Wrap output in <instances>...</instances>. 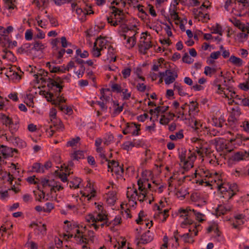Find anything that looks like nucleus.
I'll use <instances>...</instances> for the list:
<instances>
[{"label": "nucleus", "mask_w": 249, "mask_h": 249, "mask_svg": "<svg viewBox=\"0 0 249 249\" xmlns=\"http://www.w3.org/2000/svg\"><path fill=\"white\" fill-rule=\"evenodd\" d=\"M181 227L185 228L186 226H189V232L191 234V236H195L197 234L198 231L200 230L199 224L193 221L191 224H183V220L181 223Z\"/></svg>", "instance_id": "nucleus-23"}, {"label": "nucleus", "mask_w": 249, "mask_h": 249, "mask_svg": "<svg viewBox=\"0 0 249 249\" xmlns=\"http://www.w3.org/2000/svg\"><path fill=\"white\" fill-rule=\"evenodd\" d=\"M85 71V68L83 65H80L78 70H75L74 72L78 78L82 77Z\"/></svg>", "instance_id": "nucleus-57"}, {"label": "nucleus", "mask_w": 249, "mask_h": 249, "mask_svg": "<svg viewBox=\"0 0 249 249\" xmlns=\"http://www.w3.org/2000/svg\"><path fill=\"white\" fill-rule=\"evenodd\" d=\"M71 7L72 12L76 14L78 18L82 21L85 20L87 15L93 14L90 6H87L83 9L77 3L72 2L71 4Z\"/></svg>", "instance_id": "nucleus-10"}, {"label": "nucleus", "mask_w": 249, "mask_h": 249, "mask_svg": "<svg viewBox=\"0 0 249 249\" xmlns=\"http://www.w3.org/2000/svg\"><path fill=\"white\" fill-rule=\"evenodd\" d=\"M169 245L171 246L172 249H176L178 246V238L175 236L169 239Z\"/></svg>", "instance_id": "nucleus-59"}, {"label": "nucleus", "mask_w": 249, "mask_h": 249, "mask_svg": "<svg viewBox=\"0 0 249 249\" xmlns=\"http://www.w3.org/2000/svg\"><path fill=\"white\" fill-rule=\"evenodd\" d=\"M123 96L124 99L127 100L131 96V92L128 91V89L125 88H122L120 92Z\"/></svg>", "instance_id": "nucleus-56"}, {"label": "nucleus", "mask_w": 249, "mask_h": 249, "mask_svg": "<svg viewBox=\"0 0 249 249\" xmlns=\"http://www.w3.org/2000/svg\"><path fill=\"white\" fill-rule=\"evenodd\" d=\"M217 71V68L215 66H206L204 68V73L209 77H211Z\"/></svg>", "instance_id": "nucleus-42"}, {"label": "nucleus", "mask_w": 249, "mask_h": 249, "mask_svg": "<svg viewBox=\"0 0 249 249\" xmlns=\"http://www.w3.org/2000/svg\"><path fill=\"white\" fill-rule=\"evenodd\" d=\"M0 152L4 158H7L12 157L14 155V153L16 152V150L8 146L1 145L0 146Z\"/></svg>", "instance_id": "nucleus-25"}, {"label": "nucleus", "mask_w": 249, "mask_h": 249, "mask_svg": "<svg viewBox=\"0 0 249 249\" xmlns=\"http://www.w3.org/2000/svg\"><path fill=\"white\" fill-rule=\"evenodd\" d=\"M41 183L45 189L50 188L51 192H56L63 189L60 184L54 179L43 178L41 180Z\"/></svg>", "instance_id": "nucleus-17"}, {"label": "nucleus", "mask_w": 249, "mask_h": 249, "mask_svg": "<svg viewBox=\"0 0 249 249\" xmlns=\"http://www.w3.org/2000/svg\"><path fill=\"white\" fill-rule=\"evenodd\" d=\"M239 4L236 3V0H227L224 6L225 9L233 16L240 17L242 16V11L245 9Z\"/></svg>", "instance_id": "nucleus-11"}, {"label": "nucleus", "mask_w": 249, "mask_h": 249, "mask_svg": "<svg viewBox=\"0 0 249 249\" xmlns=\"http://www.w3.org/2000/svg\"><path fill=\"white\" fill-rule=\"evenodd\" d=\"M231 210V207L227 205H220L216 209V214L220 215L226 213Z\"/></svg>", "instance_id": "nucleus-39"}, {"label": "nucleus", "mask_w": 249, "mask_h": 249, "mask_svg": "<svg viewBox=\"0 0 249 249\" xmlns=\"http://www.w3.org/2000/svg\"><path fill=\"white\" fill-rule=\"evenodd\" d=\"M82 194V198H80V200H85L87 199V201H89L92 197H94L96 195V191L93 188V185L88 182L86 187L84 189L81 191Z\"/></svg>", "instance_id": "nucleus-15"}, {"label": "nucleus", "mask_w": 249, "mask_h": 249, "mask_svg": "<svg viewBox=\"0 0 249 249\" xmlns=\"http://www.w3.org/2000/svg\"><path fill=\"white\" fill-rule=\"evenodd\" d=\"M103 50H100L97 46H93V47L91 51L92 56L94 57H99L101 55V53Z\"/></svg>", "instance_id": "nucleus-53"}, {"label": "nucleus", "mask_w": 249, "mask_h": 249, "mask_svg": "<svg viewBox=\"0 0 249 249\" xmlns=\"http://www.w3.org/2000/svg\"><path fill=\"white\" fill-rule=\"evenodd\" d=\"M62 82L61 78L60 77H57L55 79V80H53L51 82V85L53 88H54V89L56 90V91L60 92L62 89V86H61V83Z\"/></svg>", "instance_id": "nucleus-35"}, {"label": "nucleus", "mask_w": 249, "mask_h": 249, "mask_svg": "<svg viewBox=\"0 0 249 249\" xmlns=\"http://www.w3.org/2000/svg\"><path fill=\"white\" fill-rule=\"evenodd\" d=\"M107 43V41L105 38L98 37L95 41L94 45L104 51V49L106 48Z\"/></svg>", "instance_id": "nucleus-37"}, {"label": "nucleus", "mask_w": 249, "mask_h": 249, "mask_svg": "<svg viewBox=\"0 0 249 249\" xmlns=\"http://www.w3.org/2000/svg\"><path fill=\"white\" fill-rule=\"evenodd\" d=\"M81 183V179L78 178H75L70 182V187L76 189L79 188Z\"/></svg>", "instance_id": "nucleus-51"}, {"label": "nucleus", "mask_w": 249, "mask_h": 249, "mask_svg": "<svg viewBox=\"0 0 249 249\" xmlns=\"http://www.w3.org/2000/svg\"><path fill=\"white\" fill-rule=\"evenodd\" d=\"M20 119L17 116H14L10 119V122L8 123L9 129L12 133H14L18 131L19 128Z\"/></svg>", "instance_id": "nucleus-22"}, {"label": "nucleus", "mask_w": 249, "mask_h": 249, "mask_svg": "<svg viewBox=\"0 0 249 249\" xmlns=\"http://www.w3.org/2000/svg\"><path fill=\"white\" fill-rule=\"evenodd\" d=\"M166 209H168L169 208L168 207V204L167 201H166L165 198L161 199L159 202V205L157 206V211H160L164 210Z\"/></svg>", "instance_id": "nucleus-50"}, {"label": "nucleus", "mask_w": 249, "mask_h": 249, "mask_svg": "<svg viewBox=\"0 0 249 249\" xmlns=\"http://www.w3.org/2000/svg\"><path fill=\"white\" fill-rule=\"evenodd\" d=\"M50 72L52 73H62L65 72L64 65L56 66L53 63L47 62L46 64Z\"/></svg>", "instance_id": "nucleus-26"}, {"label": "nucleus", "mask_w": 249, "mask_h": 249, "mask_svg": "<svg viewBox=\"0 0 249 249\" xmlns=\"http://www.w3.org/2000/svg\"><path fill=\"white\" fill-rule=\"evenodd\" d=\"M175 116V115L173 114V113H170L167 115H162L161 116V118L160 120V123L161 124L166 125L168 124Z\"/></svg>", "instance_id": "nucleus-38"}, {"label": "nucleus", "mask_w": 249, "mask_h": 249, "mask_svg": "<svg viewBox=\"0 0 249 249\" xmlns=\"http://www.w3.org/2000/svg\"><path fill=\"white\" fill-rule=\"evenodd\" d=\"M112 4H115L117 7L113 6L109 16L107 18L108 22L114 26L124 23L125 15L123 11L121 10V8L124 7L125 2L122 0H115Z\"/></svg>", "instance_id": "nucleus-4"}, {"label": "nucleus", "mask_w": 249, "mask_h": 249, "mask_svg": "<svg viewBox=\"0 0 249 249\" xmlns=\"http://www.w3.org/2000/svg\"><path fill=\"white\" fill-rule=\"evenodd\" d=\"M217 189L221 193V196L226 199L231 198L237 190L235 184L229 183H222Z\"/></svg>", "instance_id": "nucleus-9"}, {"label": "nucleus", "mask_w": 249, "mask_h": 249, "mask_svg": "<svg viewBox=\"0 0 249 249\" xmlns=\"http://www.w3.org/2000/svg\"><path fill=\"white\" fill-rule=\"evenodd\" d=\"M216 87L217 88V92L221 95L223 97L227 98L229 100V104H231L235 102L236 100L239 99L233 87H226L222 88L219 85H216Z\"/></svg>", "instance_id": "nucleus-8"}, {"label": "nucleus", "mask_w": 249, "mask_h": 249, "mask_svg": "<svg viewBox=\"0 0 249 249\" xmlns=\"http://www.w3.org/2000/svg\"><path fill=\"white\" fill-rule=\"evenodd\" d=\"M196 177L198 175L202 177L208 178L202 179L199 181L200 184L202 185L205 183V186H211L213 188H217L222 183L221 176L216 173L214 174H210L209 171H205L203 169H199L196 171Z\"/></svg>", "instance_id": "nucleus-5"}, {"label": "nucleus", "mask_w": 249, "mask_h": 249, "mask_svg": "<svg viewBox=\"0 0 249 249\" xmlns=\"http://www.w3.org/2000/svg\"><path fill=\"white\" fill-rule=\"evenodd\" d=\"M215 148L218 151H223L225 150L227 151H231V149H229V147L226 143V141L223 139L218 138L215 139Z\"/></svg>", "instance_id": "nucleus-24"}, {"label": "nucleus", "mask_w": 249, "mask_h": 249, "mask_svg": "<svg viewBox=\"0 0 249 249\" xmlns=\"http://www.w3.org/2000/svg\"><path fill=\"white\" fill-rule=\"evenodd\" d=\"M108 171L112 173V175L118 178L122 177L123 169L121 165L114 160L107 161Z\"/></svg>", "instance_id": "nucleus-14"}, {"label": "nucleus", "mask_w": 249, "mask_h": 249, "mask_svg": "<svg viewBox=\"0 0 249 249\" xmlns=\"http://www.w3.org/2000/svg\"><path fill=\"white\" fill-rule=\"evenodd\" d=\"M102 140L101 138H97L95 140V145L96 146V150L99 153V155L101 158L105 159L106 158L104 154L103 149L101 147V145L102 143Z\"/></svg>", "instance_id": "nucleus-40"}, {"label": "nucleus", "mask_w": 249, "mask_h": 249, "mask_svg": "<svg viewBox=\"0 0 249 249\" xmlns=\"http://www.w3.org/2000/svg\"><path fill=\"white\" fill-rule=\"evenodd\" d=\"M247 221L244 215L242 214H236L230 220L231 224L235 229L238 228Z\"/></svg>", "instance_id": "nucleus-21"}, {"label": "nucleus", "mask_w": 249, "mask_h": 249, "mask_svg": "<svg viewBox=\"0 0 249 249\" xmlns=\"http://www.w3.org/2000/svg\"><path fill=\"white\" fill-rule=\"evenodd\" d=\"M242 139H243V135L235 133L233 137V143L231 144L234 145H240L242 144Z\"/></svg>", "instance_id": "nucleus-45"}, {"label": "nucleus", "mask_w": 249, "mask_h": 249, "mask_svg": "<svg viewBox=\"0 0 249 249\" xmlns=\"http://www.w3.org/2000/svg\"><path fill=\"white\" fill-rule=\"evenodd\" d=\"M138 82H139L137 86V89L140 91H144L146 89V86L143 82L144 81V78L139 73H136Z\"/></svg>", "instance_id": "nucleus-36"}, {"label": "nucleus", "mask_w": 249, "mask_h": 249, "mask_svg": "<svg viewBox=\"0 0 249 249\" xmlns=\"http://www.w3.org/2000/svg\"><path fill=\"white\" fill-rule=\"evenodd\" d=\"M47 72H44L42 71H40V72L36 74H34L33 76L36 79L37 83H39L40 81H44L46 80L45 77L47 76Z\"/></svg>", "instance_id": "nucleus-41"}, {"label": "nucleus", "mask_w": 249, "mask_h": 249, "mask_svg": "<svg viewBox=\"0 0 249 249\" xmlns=\"http://www.w3.org/2000/svg\"><path fill=\"white\" fill-rule=\"evenodd\" d=\"M66 208L69 212L77 213L82 214L85 212V208L84 207V210L80 211L79 209L74 205H67L66 206Z\"/></svg>", "instance_id": "nucleus-46"}, {"label": "nucleus", "mask_w": 249, "mask_h": 249, "mask_svg": "<svg viewBox=\"0 0 249 249\" xmlns=\"http://www.w3.org/2000/svg\"><path fill=\"white\" fill-rule=\"evenodd\" d=\"M153 239V233L149 231H147L142 235L140 239V242L142 244H145L150 242Z\"/></svg>", "instance_id": "nucleus-30"}, {"label": "nucleus", "mask_w": 249, "mask_h": 249, "mask_svg": "<svg viewBox=\"0 0 249 249\" xmlns=\"http://www.w3.org/2000/svg\"><path fill=\"white\" fill-rule=\"evenodd\" d=\"M140 130V125L131 123L126 124L123 132L124 134H131L133 136H137L139 134Z\"/></svg>", "instance_id": "nucleus-20"}, {"label": "nucleus", "mask_w": 249, "mask_h": 249, "mask_svg": "<svg viewBox=\"0 0 249 249\" xmlns=\"http://www.w3.org/2000/svg\"><path fill=\"white\" fill-rule=\"evenodd\" d=\"M194 236H191V234L189 233H187L184 234L182 236V238L183 240L186 243H192L193 242V237Z\"/></svg>", "instance_id": "nucleus-62"}, {"label": "nucleus", "mask_w": 249, "mask_h": 249, "mask_svg": "<svg viewBox=\"0 0 249 249\" xmlns=\"http://www.w3.org/2000/svg\"><path fill=\"white\" fill-rule=\"evenodd\" d=\"M179 158L183 168L188 170L193 167L196 156L195 152L191 150L181 149L179 153Z\"/></svg>", "instance_id": "nucleus-7"}, {"label": "nucleus", "mask_w": 249, "mask_h": 249, "mask_svg": "<svg viewBox=\"0 0 249 249\" xmlns=\"http://www.w3.org/2000/svg\"><path fill=\"white\" fill-rule=\"evenodd\" d=\"M36 232L37 234H44L46 233V228L44 224L39 223L36 225Z\"/></svg>", "instance_id": "nucleus-49"}, {"label": "nucleus", "mask_w": 249, "mask_h": 249, "mask_svg": "<svg viewBox=\"0 0 249 249\" xmlns=\"http://www.w3.org/2000/svg\"><path fill=\"white\" fill-rule=\"evenodd\" d=\"M116 54L113 47H108L107 50L106 57L104 60L109 62H114L116 60Z\"/></svg>", "instance_id": "nucleus-31"}, {"label": "nucleus", "mask_w": 249, "mask_h": 249, "mask_svg": "<svg viewBox=\"0 0 249 249\" xmlns=\"http://www.w3.org/2000/svg\"><path fill=\"white\" fill-rule=\"evenodd\" d=\"M33 170L34 172L37 173H43L44 172V167L38 163H35L33 164Z\"/></svg>", "instance_id": "nucleus-58"}, {"label": "nucleus", "mask_w": 249, "mask_h": 249, "mask_svg": "<svg viewBox=\"0 0 249 249\" xmlns=\"http://www.w3.org/2000/svg\"><path fill=\"white\" fill-rule=\"evenodd\" d=\"M136 222L138 224L142 225L143 227L149 229L153 225L152 221L147 219V216L143 211H141L139 213L138 217L136 219Z\"/></svg>", "instance_id": "nucleus-19"}, {"label": "nucleus", "mask_w": 249, "mask_h": 249, "mask_svg": "<svg viewBox=\"0 0 249 249\" xmlns=\"http://www.w3.org/2000/svg\"><path fill=\"white\" fill-rule=\"evenodd\" d=\"M76 55L81 58H86L89 56V53L86 50L82 51L80 49H78L76 51Z\"/></svg>", "instance_id": "nucleus-54"}, {"label": "nucleus", "mask_w": 249, "mask_h": 249, "mask_svg": "<svg viewBox=\"0 0 249 249\" xmlns=\"http://www.w3.org/2000/svg\"><path fill=\"white\" fill-rule=\"evenodd\" d=\"M42 95L48 102H51L53 105H56L57 104V102L55 101L54 99H53L52 93L44 91H42Z\"/></svg>", "instance_id": "nucleus-48"}, {"label": "nucleus", "mask_w": 249, "mask_h": 249, "mask_svg": "<svg viewBox=\"0 0 249 249\" xmlns=\"http://www.w3.org/2000/svg\"><path fill=\"white\" fill-rule=\"evenodd\" d=\"M180 217L183 219V224H191L193 220L190 218L191 216L193 214L196 216V219L199 222H202L206 219V216L190 207L186 208H180L178 210Z\"/></svg>", "instance_id": "nucleus-6"}, {"label": "nucleus", "mask_w": 249, "mask_h": 249, "mask_svg": "<svg viewBox=\"0 0 249 249\" xmlns=\"http://www.w3.org/2000/svg\"><path fill=\"white\" fill-rule=\"evenodd\" d=\"M249 160V149L247 151L241 150L232 153L228 159V163L232 165L242 160Z\"/></svg>", "instance_id": "nucleus-12"}, {"label": "nucleus", "mask_w": 249, "mask_h": 249, "mask_svg": "<svg viewBox=\"0 0 249 249\" xmlns=\"http://www.w3.org/2000/svg\"><path fill=\"white\" fill-rule=\"evenodd\" d=\"M152 175L150 171L145 170L142 172V177L137 180V184L142 185L143 187L150 189L151 184L149 182V180L152 179Z\"/></svg>", "instance_id": "nucleus-18"}, {"label": "nucleus", "mask_w": 249, "mask_h": 249, "mask_svg": "<svg viewBox=\"0 0 249 249\" xmlns=\"http://www.w3.org/2000/svg\"><path fill=\"white\" fill-rule=\"evenodd\" d=\"M124 39L125 41L124 42L125 46L128 49L133 48L136 44V39L134 35L131 36H124Z\"/></svg>", "instance_id": "nucleus-32"}, {"label": "nucleus", "mask_w": 249, "mask_h": 249, "mask_svg": "<svg viewBox=\"0 0 249 249\" xmlns=\"http://www.w3.org/2000/svg\"><path fill=\"white\" fill-rule=\"evenodd\" d=\"M159 76L160 77L161 82L162 81V79L164 78L165 84L170 85L174 82L178 77V74L177 72L167 70L164 72H159Z\"/></svg>", "instance_id": "nucleus-16"}, {"label": "nucleus", "mask_w": 249, "mask_h": 249, "mask_svg": "<svg viewBox=\"0 0 249 249\" xmlns=\"http://www.w3.org/2000/svg\"><path fill=\"white\" fill-rule=\"evenodd\" d=\"M169 216V210L166 209L164 210L157 211L155 214V219L158 220L160 222H164Z\"/></svg>", "instance_id": "nucleus-28"}, {"label": "nucleus", "mask_w": 249, "mask_h": 249, "mask_svg": "<svg viewBox=\"0 0 249 249\" xmlns=\"http://www.w3.org/2000/svg\"><path fill=\"white\" fill-rule=\"evenodd\" d=\"M34 193L36 200L41 202L47 200V198H45V193L43 191L40 190L34 191Z\"/></svg>", "instance_id": "nucleus-44"}, {"label": "nucleus", "mask_w": 249, "mask_h": 249, "mask_svg": "<svg viewBox=\"0 0 249 249\" xmlns=\"http://www.w3.org/2000/svg\"><path fill=\"white\" fill-rule=\"evenodd\" d=\"M23 101L29 107H34V98L32 94H27L24 97Z\"/></svg>", "instance_id": "nucleus-43"}, {"label": "nucleus", "mask_w": 249, "mask_h": 249, "mask_svg": "<svg viewBox=\"0 0 249 249\" xmlns=\"http://www.w3.org/2000/svg\"><path fill=\"white\" fill-rule=\"evenodd\" d=\"M121 208L122 209V213L123 216L125 218H129L131 216V214L130 213V209L134 208L135 207H132L131 206H129L128 203L123 202L121 204Z\"/></svg>", "instance_id": "nucleus-29"}, {"label": "nucleus", "mask_w": 249, "mask_h": 249, "mask_svg": "<svg viewBox=\"0 0 249 249\" xmlns=\"http://www.w3.org/2000/svg\"><path fill=\"white\" fill-rule=\"evenodd\" d=\"M3 71L8 78L15 82L18 81L20 79L22 73V71L15 66H8L5 68Z\"/></svg>", "instance_id": "nucleus-13"}, {"label": "nucleus", "mask_w": 249, "mask_h": 249, "mask_svg": "<svg viewBox=\"0 0 249 249\" xmlns=\"http://www.w3.org/2000/svg\"><path fill=\"white\" fill-rule=\"evenodd\" d=\"M174 90H177L178 91V94L181 96H184L186 95V93L184 90V89L180 84L175 83L174 85Z\"/></svg>", "instance_id": "nucleus-55"}, {"label": "nucleus", "mask_w": 249, "mask_h": 249, "mask_svg": "<svg viewBox=\"0 0 249 249\" xmlns=\"http://www.w3.org/2000/svg\"><path fill=\"white\" fill-rule=\"evenodd\" d=\"M10 118L6 115L5 114L0 113V123L6 125H8V123L10 122Z\"/></svg>", "instance_id": "nucleus-52"}, {"label": "nucleus", "mask_w": 249, "mask_h": 249, "mask_svg": "<svg viewBox=\"0 0 249 249\" xmlns=\"http://www.w3.org/2000/svg\"><path fill=\"white\" fill-rule=\"evenodd\" d=\"M122 147L125 150L129 151L131 150L134 146L132 141H126L123 143Z\"/></svg>", "instance_id": "nucleus-63"}, {"label": "nucleus", "mask_w": 249, "mask_h": 249, "mask_svg": "<svg viewBox=\"0 0 249 249\" xmlns=\"http://www.w3.org/2000/svg\"><path fill=\"white\" fill-rule=\"evenodd\" d=\"M105 199L108 205H114L117 199L116 193L115 191H110L104 196Z\"/></svg>", "instance_id": "nucleus-27"}, {"label": "nucleus", "mask_w": 249, "mask_h": 249, "mask_svg": "<svg viewBox=\"0 0 249 249\" xmlns=\"http://www.w3.org/2000/svg\"><path fill=\"white\" fill-rule=\"evenodd\" d=\"M188 194V192L185 188H181L177 192L178 197L182 199Z\"/></svg>", "instance_id": "nucleus-64"}, {"label": "nucleus", "mask_w": 249, "mask_h": 249, "mask_svg": "<svg viewBox=\"0 0 249 249\" xmlns=\"http://www.w3.org/2000/svg\"><path fill=\"white\" fill-rule=\"evenodd\" d=\"M169 13L171 19L174 21L176 24L178 25L181 19L178 17L177 11H169Z\"/></svg>", "instance_id": "nucleus-47"}, {"label": "nucleus", "mask_w": 249, "mask_h": 249, "mask_svg": "<svg viewBox=\"0 0 249 249\" xmlns=\"http://www.w3.org/2000/svg\"><path fill=\"white\" fill-rule=\"evenodd\" d=\"M126 196L129 206L135 207L137 201L150 204L154 198L151 190L142 185L131 184L127 188Z\"/></svg>", "instance_id": "nucleus-1"}, {"label": "nucleus", "mask_w": 249, "mask_h": 249, "mask_svg": "<svg viewBox=\"0 0 249 249\" xmlns=\"http://www.w3.org/2000/svg\"><path fill=\"white\" fill-rule=\"evenodd\" d=\"M98 211L96 213H90L85 216V221L89 224V226L93 227L94 229L97 231L100 226H108V224L107 221V212L104 210L102 205L98 204L96 206Z\"/></svg>", "instance_id": "nucleus-3"}, {"label": "nucleus", "mask_w": 249, "mask_h": 249, "mask_svg": "<svg viewBox=\"0 0 249 249\" xmlns=\"http://www.w3.org/2000/svg\"><path fill=\"white\" fill-rule=\"evenodd\" d=\"M183 137V134L182 131H179L176 133L174 134L170 135L169 138L171 140L173 141H176L179 139H181Z\"/></svg>", "instance_id": "nucleus-61"}, {"label": "nucleus", "mask_w": 249, "mask_h": 249, "mask_svg": "<svg viewBox=\"0 0 249 249\" xmlns=\"http://www.w3.org/2000/svg\"><path fill=\"white\" fill-rule=\"evenodd\" d=\"M84 157V153L82 151H75L72 154V158L74 160H78L79 159H83Z\"/></svg>", "instance_id": "nucleus-60"}, {"label": "nucleus", "mask_w": 249, "mask_h": 249, "mask_svg": "<svg viewBox=\"0 0 249 249\" xmlns=\"http://www.w3.org/2000/svg\"><path fill=\"white\" fill-rule=\"evenodd\" d=\"M192 122L193 123V124L192 125V127L195 128L196 129H205L206 130V131L207 133L209 132L210 134L215 135L216 134V133L215 132V131L212 130H211L208 127H206V126L204 125L203 124H200V123H198L196 120H193Z\"/></svg>", "instance_id": "nucleus-33"}, {"label": "nucleus", "mask_w": 249, "mask_h": 249, "mask_svg": "<svg viewBox=\"0 0 249 249\" xmlns=\"http://www.w3.org/2000/svg\"><path fill=\"white\" fill-rule=\"evenodd\" d=\"M229 62L237 67H241L244 64V61L241 58L234 55L230 56L229 59Z\"/></svg>", "instance_id": "nucleus-34"}, {"label": "nucleus", "mask_w": 249, "mask_h": 249, "mask_svg": "<svg viewBox=\"0 0 249 249\" xmlns=\"http://www.w3.org/2000/svg\"><path fill=\"white\" fill-rule=\"evenodd\" d=\"M64 228L68 233L69 237H73L78 243H84L87 241V239L84 235L86 226L80 225L74 221L66 220L64 222Z\"/></svg>", "instance_id": "nucleus-2"}]
</instances>
